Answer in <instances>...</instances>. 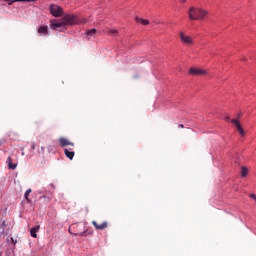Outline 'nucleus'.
Segmentation results:
<instances>
[{
  "instance_id": "nucleus-28",
  "label": "nucleus",
  "mask_w": 256,
  "mask_h": 256,
  "mask_svg": "<svg viewBox=\"0 0 256 256\" xmlns=\"http://www.w3.org/2000/svg\"><path fill=\"white\" fill-rule=\"evenodd\" d=\"M43 199H45V196H42Z\"/></svg>"
},
{
  "instance_id": "nucleus-27",
  "label": "nucleus",
  "mask_w": 256,
  "mask_h": 256,
  "mask_svg": "<svg viewBox=\"0 0 256 256\" xmlns=\"http://www.w3.org/2000/svg\"><path fill=\"white\" fill-rule=\"evenodd\" d=\"M22 155H25V152H22Z\"/></svg>"
},
{
  "instance_id": "nucleus-7",
  "label": "nucleus",
  "mask_w": 256,
  "mask_h": 256,
  "mask_svg": "<svg viewBox=\"0 0 256 256\" xmlns=\"http://www.w3.org/2000/svg\"><path fill=\"white\" fill-rule=\"evenodd\" d=\"M190 75H207V71L200 68H190Z\"/></svg>"
},
{
  "instance_id": "nucleus-24",
  "label": "nucleus",
  "mask_w": 256,
  "mask_h": 256,
  "mask_svg": "<svg viewBox=\"0 0 256 256\" xmlns=\"http://www.w3.org/2000/svg\"><path fill=\"white\" fill-rule=\"evenodd\" d=\"M31 148L35 150V143L32 144Z\"/></svg>"
},
{
  "instance_id": "nucleus-10",
  "label": "nucleus",
  "mask_w": 256,
  "mask_h": 256,
  "mask_svg": "<svg viewBox=\"0 0 256 256\" xmlns=\"http://www.w3.org/2000/svg\"><path fill=\"white\" fill-rule=\"evenodd\" d=\"M65 156L70 159V161H73V158L75 157V151L72 149H64Z\"/></svg>"
},
{
  "instance_id": "nucleus-1",
  "label": "nucleus",
  "mask_w": 256,
  "mask_h": 256,
  "mask_svg": "<svg viewBox=\"0 0 256 256\" xmlns=\"http://www.w3.org/2000/svg\"><path fill=\"white\" fill-rule=\"evenodd\" d=\"M77 17L73 15H65L60 20H52L51 25L54 29H59V27H65V25H77Z\"/></svg>"
},
{
  "instance_id": "nucleus-15",
  "label": "nucleus",
  "mask_w": 256,
  "mask_h": 256,
  "mask_svg": "<svg viewBox=\"0 0 256 256\" xmlns=\"http://www.w3.org/2000/svg\"><path fill=\"white\" fill-rule=\"evenodd\" d=\"M38 33H40V35H47L48 33V27L47 26H41L38 29Z\"/></svg>"
},
{
  "instance_id": "nucleus-14",
  "label": "nucleus",
  "mask_w": 256,
  "mask_h": 256,
  "mask_svg": "<svg viewBox=\"0 0 256 256\" xmlns=\"http://www.w3.org/2000/svg\"><path fill=\"white\" fill-rule=\"evenodd\" d=\"M96 33H97V29L93 28V29L87 30L85 32V35L87 37H93V36H95Z\"/></svg>"
},
{
  "instance_id": "nucleus-9",
  "label": "nucleus",
  "mask_w": 256,
  "mask_h": 256,
  "mask_svg": "<svg viewBox=\"0 0 256 256\" xmlns=\"http://www.w3.org/2000/svg\"><path fill=\"white\" fill-rule=\"evenodd\" d=\"M6 163L8 165V169H11L12 171H15V169H17V164L13 163V158H11V156L7 158Z\"/></svg>"
},
{
  "instance_id": "nucleus-17",
  "label": "nucleus",
  "mask_w": 256,
  "mask_h": 256,
  "mask_svg": "<svg viewBox=\"0 0 256 256\" xmlns=\"http://www.w3.org/2000/svg\"><path fill=\"white\" fill-rule=\"evenodd\" d=\"M248 173H249V170L247 169V167L242 166L241 167V177H247Z\"/></svg>"
},
{
  "instance_id": "nucleus-18",
  "label": "nucleus",
  "mask_w": 256,
  "mask_h": 256,
  "mask_svg": "<svg viewBox=\"0 0 256 256\" xmlns=\"http://www.w3.org/2000/svg\"><path fill=\"white\" fill-rule=\"evenodd\" d=\"M31 188H29L28 190H26L25 194H24V197L27 201V203H31V199H29V195L31 194Z\"/></svg>"
},
{
  "instance_id": "nucleus-11",
  "label": "nucleus",
  "mask_w": 256,
  "mask_h": 256,
  "mask_svg": "<svg viewBox=\"0 0 256 256\" xmlns=\"http://www.w3.org/2000/svg\"><path fill=\"white\" fill-rule=\"evenodd\" d=\"M39 229H41V226H36L34 228L30 229V235L31 237H33L34 239H37V233H39Z\"/></svg>"
},
{
  "instance_id": "nucleus-13",
  "label": "nucleus",
  "mask_w": 256,
  "mask_h": 256,
  "mask_svg": "<svg viewBox=\"0 0 256 256\" xmlns=\"http://www.w3.org/2000/svg\"><path fill=\"white\" fill-rule=\"evenodd\" d=\"M6 3H8V5H13V3H19V2H23V3H26V2H29V1H36V0H4Z\"/></svg>"
},
{
  "instance_id": "nucleus-19",
  "label": "nucleus",
  "mask_w": 256,
  "mask_h": 256,
  "mask_svg": "<svg viewBox=\"0 0 256 256\" xmlns=\"http://www.w3.org/2000/svg\"><path fill=\"white\" fill-rule=\"evenodd\" d=\"M11 243H13V245L17 244V240H15L13 237L10 238Z\"/></svg>"
},
{
  "instance_id": "nucleus-26",
  "label": "nucleus",
  "mask_w": 256,
  "mask_h": 256,
  "mask_svg": "<svg viewBox=\"0 0 256 256\" xmlns=\"http://www.w3.org/2000/svg\"><path fill=\"white\" fill-rule=\"evenodd\" d=\"M68 231H69V233H71V228H69V230H68Z\"/></svg>"
},
{
  "instance_id": "nucleus-6",
  "label": "nucleus",
  "mask_w": 256,
  "mask_h": 256,
  "mask_svg": "<svg viewBox=\"0 0 256 256\" xmlns=\"http://www.w3.org/2000/svg\"><path fill=\"white\" fill-rule=\"evenodd\" d=\"M58 141L60 143V147H68V146L75 147V143L69 141L67 138L61 137V138H59Z\"/></svg>"
},
{
  "instance_id": "nucleus-20",
  "label": "nucleus",
  "mask_w": 256,
  "mask_h": 256,
  "mask_svg": "<svg viewBox=\"0 0 256 256\" xmlns=\"http://www.w3.org/2000/svg\"><path fill=\"white\" fill-rule=\"evenodd\" d=\"M250 197H251L252 199H256V195H255V194H251Z\"/></svg>"
},
{
  "instance_id": "nucleus-22",
  "label": "nucleus",
  "mask_w": 256,
  "mask_h": 256,
  "mask_svg": "<svg viewBox=\"0 0 256 256\" xmlns=\"http://www.w3.org/2000/svg\"><path fill=\"white\" fill-rule=\"evenodd\" d=\"M230 117L229 116H226L225 117V121H229Z\"/></svg>"
},
{
  "instance_id": "nucleus-23",
  "label": "nucleus",
  "mask_w": 256,
  "mask_h": 256,
  "mask_svg": "<svg viewBox=\"0 0 256 256\" xmlns=\"http://www.w3.org/2000/svg\"><path fill=\"white\" fill-rule=\"evenodd\" d=\"M179 127L183 129L185 126L183 124H179Z\"/></svg>"
},
{
  "instance_id": "nucleus-3",
  "label": "nucleus",
  "mask_w": 256,
  "mask_h": 256,
  "mask_svg": "<svg viewBox=\"0 0 256 256\" xmlns=\"http://www.w3.org/2000/svg\"><path fill=\"white\" fill-rule=\"evenodd\" d=\"M243 117V113L239 112L237 114V119H232L231 123L235 125L238 133L241 135V137H245V130L243 129V126H241V122L239 120Z\"/></svg>"
},
{
  "instance_id": "nucleus-16",
  "label": "nucleus",
  "mask_w": 256,
  "mask_h": 256,
  "mask_svg": "<svg viewBox=\"0 0 256 256\" xmlns=\"http://www.w3.org/2000/svg\"><path fill=\"white\" fill-rule=\"evenodd\" d=\"M108 35H110V37H117V35H119V31H117L116 29H109Z\"/></svg>"
},
{
  "instance_id": "nucleus-25",
  "label": "nucleus",
  "mask_w": 256,
  "mask_h": 256,
  "mask_svg": "<svg viewBox=\"0 0 256 256\" xmlns=\"http://www.w3.org/2000/svg\"><path fill=\"white\" fill-rule=\"evenodd\" d=\"M81 237H83L85 235V232H82L79 234Z\"/></svg>"
},
{
  "instance_id": "nucleus-4",
  "label": "nucleus",
  "mask_w": 256,
  "mask_h": 256,
  "mask_svg": "<svg viewBox=\"0 0 256 256\" xmlns=\"http://www.w3.org/2000/svg\"><path fill=\"white\" fill-rule=\"evenodd\" d=\"M50 13L53 17H61L63 15V8L58 5H51L50 6Z\"/></svg>"
},
{
  "instance_id": "nucleus-2",
  "label": "nucleus",
  "mask_w": 256,
  "mask_h": 256,
  "mask_svg": "<svg viewBox=\"0 0 256 256\" xmlns=\"http://www.w3.org/2000/svg\"><path fill=\"white\" fill-rule=\"evenodd\" d=\"M209 15V12L203 8L191 7L188 10V17L190 21H199L205 19Z\"/></svg>"
},
{
  "instance_id": "nucleus-12",
  "label": "nucleus",
  "mask_w": 256,
  "mask_h": 256,
  "mask_svg": "<svg viewBox=\"0 0 256 256\" xmlns=\"http://www.w3.org/2000/svg\"><path fill=\"white\" fill-rule=\"evenodd\" d=\"M135 21H136V23H140L141 25H149V20H147V19L136 17Z\"/></svg>"
},
{
  "instance_id": "nucleus-5",
  "label": "nucleus",
  "mask_w": 256,
  "mask_h": 256,
  "mask_svg": "<svg viewBox=\"0 0 256 256\" xmlns=\"http://www.w3.org/2000/svg\"><path fill=\"white\" fill-rule=\"evenodd\" d=\"M180 41L184 43V45H193V37L185 34V32L179 33Z\"/></svg>"
},
{
  "instance_id": "nucleus-29",
  "label": "nucleus",
  "mask_w": 256,
  "mask_h": 256,
  "mask_svg": "<svg viewBox=\"0 0 256 256\" xmlns=\"http://www.w3.org/2000/svg\"><path fill=\"white\" fill-rule=\"evenodd\" d=\"M75 236L79 235V234H74Z\"/></svg>"
},
{
  "instance_id": "nucleus-8",
  "label": "nucleus",
  "mask_w": 256,
  "mask_h": 256,
  "mask_svg": "<svg viewBox=\"0 0 256 256\" xmlns=\"http://www.w3.org/2000/svg\"><path fill=\"white\" fill-rule=\"evenodd\" d=\"M92 225L95 227V229H98L99 231H103V229H107L108 227L107 222L98 224L97 221H92Z\"/></svg>"
},
{
  "instance_id": "nucleus-21",
  "label": "nucleus",
  "mask_w": 256,
  "mask_h": 256,
  "mask_svg": "<svg viewBox=\"0 0 256 256\" xmlns=\"http://www.w3.org/2000/svg\"><path fill=\"white\" fill-rule=\"evenodd\" d=\"M180 3H187V0H179Z\"/></svg>"
}]
</instances>
